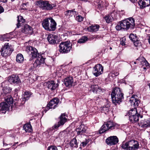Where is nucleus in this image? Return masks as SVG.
Wrapping results in <instances>:
<instances>
[{
  "mask_svg": "<svg viewBox=\"0 0 150 150\" xmlns=\"http://www.w3.org/2000/svg\"><path fill=\"white\" fill-rule=\"evenodd\" d=\"M134 19L130 17L122 20L118 23L115 27L116 29L118 30L124 29L126 30L129 29L133 28L135 26Z\"/></svg>",
  "mask_w": 150,
  "mask_h": 150,
  "instance_id": "obj_1",
  "label": "nucleus"
},
{
  "mask_svg": "<svg viewBox=\"0 0 150 150\" xmlns=\"http://www.w3.org/2000/svg\"><path fill=\"white\" fill-rule=\"evenodd\" d=\"M112 103L115 104H120L124 98V94L122 89L119 88H114L111 94Z\"/></svg>",
  "mask_w": 150,
  "mask_h": 150,
  "instance_id": "obj_2",
  "label": "nucleus"
},
{
  "mask_svg": "<svg viewBox=\"0 0 150 150\" xmlns=\"http://www.w3.org/2000/svg\"><path fill=\"white\" fill-rule=\"evenodd\" d=\"M139 146L138 141L134 139H132L126 142H123L121 147L125 150H136L139 149Z\"/></svg>",
  "mask_w": 150,
  "mask_h": 150,
  "instance_id": "obj_3",
  "label": "nucleus"
},
{
  "mask_svg": "<svg viewBox=\"0 0 150 150\" xmlns=\"http://www.w3.org/2000/svg\"><path fill=\"white\" fill-rule=\"evenodd\" d=\"M59 52L62 53L69 52L71 48V44L70 42L65 41L61 42L59 45Z\"/></svg>",
  "mask_w": 150,
  "mask_h": 150,
  "instance_id": "obj_4",
  "label": "nucleus"
},
{
  "mask_svg": "<svg viewBox=\"0 0 150 150\" xmlns=\"http://www.w3.org/2000/svg\"><path fill=\"white\" fill-rule=\"evenodd\" d=\"M59 102L58 98H55L51 100L47 104L45 108H43V112L46 113L47 111L50 109H55L57 107V105Z\"/></svg>",
  "mask_w": 150,
  "mask_h": 150,
  "instance_id": "obj_5",
  "label": "nucleus"
},
{
  "mask_svg": "<svg viewBox=\"0 0 150 150\" xmlns=\"http://www.w3.org/2000/svg\"><path fill=\"white\" fill-rule=\"evenodd\" d=\"M59 118V121L57 123L55 124L52 128L50 129L49 131L58 129L60 127L63 126L67 121V119L65 117V113L62 114Z\"/></svg>",
  "mask_w": 150,
  "mask_h": 150,
  "instance_id": "obj_6",
  "label": "nucleus"
},
{
  "mask_svg": "<svg viewBox=\"0 0 150 150\" xmlns=\"http://www.w3.org/2000/svg\"><path fill=\"white\" fill-rule=\"evenodd\" d=\"M13 50L10 48L8 43H5L0 50L1 55L2 57H6L10 55Z\"/></svg>",
  "mask_w": 150,
  "mask_h": 150,
  "instance_id": "obj_7",
  "label": "nucleus"
},
{
  "mask_svg": "<svg viewBox=\"0 0 150 150\" xmlns=\"http://www.w3.org/2000/svg\"><path fill=\"white\" fill-rule=\"evenodd\" d=\"M38 5L40 6L42 8L45 10H51L53 7H55L56 6L55 4H50L47 1L40 0L37 2Z\"/></svg>",
  "mask_w": 150,
  "mask_h": 150,
  "instance_id": "obj_8",
  "label": "nucleus"
},
{
  "mask_svg": "<svg viewBox=\"0 0 150 150\" xmlns=\"http://www.w3.org/2000/svg\"><path fill=\"white\" fill-rule=\"evenodd\" d=\"M26 51L30 54L32 58L30 59L31 60L32 59L36 58L39 56V53L37 49L31 46H27L26 48Z\"/></svg>",
  "mask_w": 150,
  "mask_h": 150,
  "instance_id": "obj_9",
  "label": "nucleus"
},
{
  "mask_svg": "<svg viewBox=\"0 0 150 150\" xmlns=\"http://www.w3.org/2000/svg\"><path fill=\"white\" fill-rule=\"evenodd\" d=\"M8 80L11 84L14 85H19L21 83V81L18 76L15 75H12L9 76Z\"/></svg>",
  "mask_w": 150,
  "mask_h": 150,
  "instance_id": "obj_10",
  "label": "nucleus"
},
{
  "mask_svg": "<svg viewBox=\"0 0 150 150\" xmlns=\"http://www.w3.org/2000/svg\"><path fill=\"white\" fill-rule=\"evenodd\" d=\"M103 67L100 64L95 65L93 68V73L96 77H97L103 73Z\"/></svg>",
  "mask_w": 150,
  "mask_h": 150,
  "instance_id": "obj_11",
  "label": "nucleus"
},
{
  "mask_svg": "<svg viewBox=\"0 0 150 150\" xmlns=\"http://www.w3.org/2000/svg\"><path fill=\"white\" fill-rule=\"evenodd\" d=\"M139 126L144 129H146L150 127V118L142 120L138 123Z\"/></svg>",
  "mask_w": 150,
  "mask_h": 150,
  "instance_id": "obj_12",
  "label": "nucleus"
},
{
  "mask_svg": "<svg viewBox=\"0 0 150 150\" xmlns=\"http://www.w3.org/2000/svg\"><path fill=\"white\" fill-rule=\"evenodd\" d=\"M106 144L110 146L114 145L118 142V139L116 136H110L106 139Z\"/></svg>",
  "mask_w": 150,
  "mask_h": 150,
  "instance_id": "obj_13",
  "label": "nucleus"
},
{
  "mask_svg": "<svg viewBox=\"0 0 150 150\" xmlns=\"http://www.w3.org/2000/svg\"><path fill=\"white\" fill-rule=\"evenodd\" d=\"M8 82L6 81H4L1 83V87L3 88V93H2V95L4 96H6V94L9 93L11 91V89L7 85Z\"/></svg>",
  "mask_w": 150,
  "mask_h": 150,
  "instance_id": "obj_14",
  "label": "nucleus"
},
{
  "mask_svg": "<svg viewBox=\"0 0 150 150\" xmlns=\"http://www.w3.org/2000/svg\"><path fill=\"white\" fill-rule=\"evenodd\" d=\"M105 125L106 126L108 127L109 130L117 129L119 127V125L111 120H110L106 122Z\"/></svg>",
  "mask_w": 150,
  "mask_h": 150,
  "instance_id": "obj_15",
  "label": "nucleus"
},
{
  "mask_svg": "<svg viewBox=\"0 0 150 150\" xmlns=\"http://www.w3.org/2000/svg\"><path fill=\"white\" fill-rule=\"evenodd\" d=\"M86 129L87 127L84 125H81L76 129L77 135H81L85 133L86 131Z\"/></svg>",
  "mask_w": 150,
  "mask_h": 150,
  "instance_id": "obj_16",
  "label": "nucleus"
},
{
  "mask_svg": "<svg viewBox=\"0 0 150 150\" xmlns=\"http://www.w3.org/2000/svg\"><path fill=\"white\" fill-rule=\"evenodd\" d=\"M138 4L141 8H144L150 6V0H140Z\"/></svg>",
  "mask_w": 150,
  "mask_h": 150,
  "instance_id": "obj_17",
  "label": "nucleus"
},
{
  "mask_svg": "<svg viewBox=\"0 0 150 150\" xmlns=\"http://www.w3.org/2000/svg\"><path fill=\"white\" fill-rule=\"evenodd\" d=\"M47 39L50 44H54L56 43L57 36L56 35L50 34L48 35Z\"/></svg>",
  "mask_w": 150,
  "mask_h": 150,
  "instance_id": "obj_18",
  "label": "nucleus"
},
{
  "mask_svg": "<svg viewBox=\"0 0 150 150\" xmlns=\"http://www.w3.org/2000/svg\"><path fill=\"white\" fill-rule=\"evenodd\" d=\"M52 18L50 17L44 19L42 21V25L43 27L46 30L49 29V25L50 23V20Z\"/></svg>",
  "mask_w": 150,
  "mask_h": 150,
  "instance_id": "obj_19",
  "label": "nucleus"
},
{
  "mask_svg": "<svg viewBox=\"0 0 150 150\" xmlns=\"http://www.w3.org/2000/svg\"><path fill=\"white\" fill-rule=\"evenodd\" d=\"M108 5V3L105 0H101L97 6V8L100 10H103L104 8H106Z\"/></svg>",
  "mask_w": 150,
  "mask_h": 150,
  "instance_id": "obj_20",
  "label": "nucleus"
},
{
  "mask_svg": "<svg viewBox=\"0 0 150 150\" xmlns=\"http://www.w3.org/2000/svg\"><path fill=\"white\" fill-rule=\"evenodd\" d=\"M139 117L142 118L143 117V116L141 115L140 114H137V115H133L132 116H129V121L131 122L135 123L138 121Z\"/></svg>",
  "mask_w": 150,
  "mask_h": 150,
  "instance_id": "obj_21",
  "label": "nucleus"
},
{
  "mask_svg": "<svg viewBox=\"0 0 150 150\" xmlns=\"http://www.w3.org/2000/svg\"><path fill=\"white\" fill-rule=\"evenodd\" d=\"M73 80L72 77H67L64 79V83L67 87H70L72 86Z\"/></svg>",
  "mask_w": 150,
  "mask_h": 150,
  "instance_id": "obj_22",
  "label": "nucleus"
},
{
  "mask_svg": "<svg viewBox=\"0 0 150 150\" xmlns=\"http://www.w3.org/2000/svg\"><path fill=\"white\" fill-rule=\"evenodd\" d=\"M49 25V29H48V31H54L56 29L57 23L52 18L50 20V23Z\"/></svg>",
  "mask_w": 150,
  "mask_h": 150,
  "instance_id": "obj_23",
  "label": "nucleus"
},
{
  "mask_svg": "<svg viewBox=\"0 0 150 150\" xmlns=\"http://www.w3.org/2000/svg\"><path fill=\"white\" fill-rule=\"evenodd\" d=\"M10 106L5 102H1L0 103V111H5L9 110Z\"/></svg>",
  "mask_w": 150,
  "mask_h": 150,
  "instance_id": "obj_24",
  "label": "nucleus"
},
{
  "mask_svg": "<svg viewBox=\"0 0 150 150\" xmlns=\"http://www.w3.org/2000/svg\"><path fill=\"white\" fill-rule=\"evenodd\" d=\"M21 31L23 33L25 34L30 33L33 32V29L31 26L26 24L24 25V28H22Z\"/></svg>",
  "mask_w": 150,
  "mask_h": 150,
  "instance_id": "obj_25",
  "label": "nucleus"
},
{
  "mask_svg": "<svg viewBox=\"0 0 150 150\" xmlns=\"http://www.w3.org/2000/svg\"><path fill=\"white\" fill-rule=\"evenodd\" d=\"M137 97L135 95H133L130 98L129 100L130 102L132 104H133L134 107H137L139 105V100L136 97Z\"/></svg>",
  "mask_w": 150,
  "mask_h": 150,
  "instance_id": "obj_26",
  "label": "nucleus"
},
{
  "mask_svg": "<svg viewBox=\"0 0 150 150\" xmlns=\"http://www.w3.org/2000/svg\"><path fill=\"white\" fill-rule=\"evenodd\" d=\"M48 88L51 90H54L58 86V84H56L53 81H49L47 83Z\"/></svg>",
  "mask_w": 150,
  "mask_h": 150,
  "instance_id": "obj_27",
  "label": "nucleus"
},
{
  "mask_svg": "<svg viewBox=\"0 0 150 150\" xmlns=\"http://www.w3.org/2000/svg\"><path fill=\"white\" fill-rule=\"evenodd\" d=\"M99 26L98 25H91L88 27L87 29L88 31L90 32H96L98 30Z\"/></svg>",
  "mask_w": 150,
  "mask_h": 150,
  "instance_id": "obj_28",
  "label": "nucleus"
},
{
  "mask_svg": "<svg viewBox=\"0 0 150 150\" xmlns=\"http://www.w3.org/2000/svg\"><path fill=\"white\" fill-rule=\"evenodd\" d=\"M18 23L17 24V26L18 28L20 26H21L23 25L25 21V20L23 17L21 16H18Z\"/></svg>",
  "mask_w": 150,
  "mask_h": 150,
  "instance_id": "obj_29",
  "label": "nucleus"
},
{
  "mask_svg": "<svg viewBox=\"0 0 150 150\" xmlns=\"http://www.w3.org/2000/svg\"><path fill=\"white\" fill-rule=\"evenodd\" d=\"M23 128L26 132H30L33 131L32 126L30 123H27L25 124L23 126Z\"/></svg>",
  "mask_w": 150,
  "mask_h": 150,
  "instance_id": "obj_30",
  "label": "nucleus"
},
{
  "mask_svg": "<svg viewBox=\"0 0 150 150\" xmlns=\"http://www.w3.org/2000/svg\"><path fill=\"white\" fill-rule=\"evenodd\" d=\"M70 146L72 148H77L78 147V143L75 137L72 139L69 142Z\"/></svg>",
  "mask_w": 150,
  "mask_h": 150,
  "instance_id": "obj_31",
  "label": "nucleus"
},
{
  "mask_svg": "<svg viewBox=\"0 0 150 150\" xmlns=\"http://www.w3.org/2000/svg\"><path fill=\"white\" fill-rule=\"evenodd\" d=\"M24 60V58L22 54L21 53H19L17 55L16 61L17 62L19 63H21L23 62Z\"/></svg>",
  "mask_w": 150,
  "mask_h": 150,
  "instance_id": "obj_32",
  "label": "nucleus"
},
{
  "mask_svg": "<svg viewBox=\"0 0 150 150\" xmlns=\"http://www.w3.org/2000/svg\"><path fill=\"white\" fill-rule=\"evenodd\" d=\"M128 116L129 117V116H132L133 115H137V114H140V113H139L138 112L137 109L135 108L129 110L128 112Z\"/></svg>",
  "mask_w": 150,
  "mask_h": 150,
  "instance_id": "obj_33",
  "label": "nucleus"
},
{
  "mask_svg": "<svg viewBox=\"0 0 150 150\" xmlns=\"http://www.w3.org/2000/svg\"><path fill=\"white\" fill-rule=\"evenodd\" d=\"M4 98L6 101V102H5L7 103V104H8V105L10 106V105L11 104H12L13 102V98H12L10 96H7V97H5L4 96Z\"/></svg>",
  "mask_w": 150,
  "mask_h": 150,
  "instance_id": "obj_34",
  "label": "nucleus"
},
{
  "mask_svg": "<svg viewBox=\"0 0 150 150\" xmlns=\"http://www.w3.org/2000/svg\"><path fill=\"white\" fill-rule=\"evenodd\" d=\"M114 13H116V15H117V13L116 12H113L111 14V15H107L104 17V18L107 23H109L111 22L112 17L113 16V14Z\"/></svg>",
  "mask_w": 150,
  "mask_h": 150,
  "instance_id": "obj_35",
  "label": "nucleus"
},
{
  "mask_svg": "<svg viewBox=\"0 0 150 150\" xmlns=\"http://www.w3.org/2000/svg\"><path fill=\"white\" fill-rule=\"evenodd\" d=\"M31 94L32 93L28 91H26L24 92L23 95V100L24 99L25 101L29 99Z\"/></svg>",
  "mask_w": 150,
  "mask_h": 150,
  "instance_id": "obj_36",
  "label": "nucleus"
},
{
  "mask_svg": "<svg viewBox=\"0 0 150 150\" xmlns=\"http://www.w3.org/2000/svg\"><path fill=\"white\" fill-rule=\"evenodd\" d=\"M75 9L71 10H67L65 12V15L66 16H72L76 12L74 11Z\"/></svg>",
  "mask_w": 150,
  "mask_h": 150,
  "instance_id": "obj_37",
  "label": "nucleus"
},
{
  "mask_svg": "<svg viewBox=\"0 0 150 150\" xmlns=\"http://www.w3.org/2000/svg\"><path fill=\"white\" fill-rule=\"evenodd\" d=\"M91 88L92 91L94 93H97L98 90L100 89L99 87L97 85H92L91 86Z\"/></svg>",
  "mask_w": 150,
  "mask_h": 150,
  "instance_id": "obj_38",
  "label": "nucleus"
},
{
  "mask_svg": "<svg viewBox=\"0 0 150 150\" xmlns=\"http://www.w3.org/2000/svg\"><path fill=\"white\" fill-rule=\"evenodd\" d=\"M109 130L107 127L106 126L105 123L102 125L99 130V133L102 134L105 132L106 131Z\"/></svg>",
  "mask_w": 150,
  "mask_h": 150,
  "instance_id": "obj_39",
  "label": "nucleus"
},
{
  "mask_svg": "<svg viewBox=\"0 0 150 150\" xmlns=\"http://www.w3.org/2000/svg\"><path fill=\"white\" fill-rule=\"evenodd\" d=\"M102 110L105 114H107L110 110V106L108 105L104 106Z\"/></svg>",
  "mask_w": 150,
  "mask_h": 150,
  "instance_id": "obj_40",
  "label": "nucleus"
},
{
  "mask_svg": "<svg viewBox=\"0 0 150 150\" xmlns=\"http://www.w3.org/2000/svg\"><path fill=\"white\" fill-rule=\"evenodd\" d=\"M129 37L130 40L132 42L137 41V39L136 34H131Z\"/></svg>",
  "mask_w": 150,
  "mask_h": 150,
  "instance_id": "obj_41",
  "label": "nucleus"
},
{
  "mask_svg": "<svg viewBox=\"0 0 150 150\" xmlns=\"http://www.w3.org/2000/svg\"><path fill=\"white\" fill-rule=\"evenodd\" d=\"M88 38L86 36H83L80 39L78 42L79 43H83L86 41L88 40Z\"/></svg>",
  "mask_w": 150,
  "mask_h": 150,
  "instance_id": "obj_42",
  "label": "nucleus"
},
{
  "mask_svg": "<svg viewBox=\"0 0 150 150\" xmlns=\"http://www.w3.org/2000/svg\"><path fill=\"white\" fill-rule=\"evenodd\" d=\"M141 64H143V66H145L147 68L149 67V64L148 62L146 59L143 58L142 61L141 62Z\"/></svg>",
  "mask_w": 150,
  "mask_h": 150,
  "instance_id": "obj_43",
  "label": "nucleus"
},
{
  "mask_svg": "<svg viewBox=\"0 0 150 150\" xmlns=\"http://www.w3.org/2000/svg\"><path fill=\"white\" fill-rule=\"evenodd\" d=\"M41 63L40 62V61L38 59H36L34 63L33 64L34 67H39L41 65Z\"/></svg>",
  "mask_w": 150,
  "mask_h": 150,
  "instance_id": "obj_44",
  "label": "nucleus"
},
{
  "mask_svg": "<svg viewBox=\"0 0 150 150\" xmlns=\"http://www.w3.org/2000/svg\"><path fill=\"white\" fill-rule=\"evenodd\" d=\"M67 131H63L59 133V137L64 138L67 135Z\"/></svg>",
  "mask_w": 150,
  "mask_h": 150,
  "instance_id": "obj_45",
  "label": "nucleus"
},
{
  "mask_svg": "<svg viewBox=\"0 0 150 150\" xmlns=\"http://www.w3.org/2000/svg\"><path fill=\"white\" fill-rule=\"evenodd\" d=\"M83 17L81 15H78L76 17V20L79 22H81L83 21Z\"/></svg>",
  "mask_w": 150,
  "mask_h": 150,
  "instance_id": "obj_46",
  "label": "nucleus"
},
{
  "mask_svg": "<svg viewBox=\"0 0 150 150\" xmlns=\"http://www.w3.org/2000/svg\"><path fill=\"white\" fill-rule=\"evenodd\" d=\"M29 3L28 2H23L22 6L23 8V9L25 10H26L27 9L26 8V7H27L28 6Z\"/></svg>",
  "mask_w": 150,
  "mask_h": 150,
  "instance_id": "obj_47",
  "label": "nucleus"
},
{
  "mask_svg": "<svg viewBox=\"0 0 150 150\" xmlns=\"http://www.w3.org/2000/svg\"><path fill=\"white\" fill-rule=\"evenodd\" d=\"M125 39L124 38H122L120 39V44L122 46H124L125 44Z\"/></svg>",
  "mask_w": 150,
  "mask_h": 150,
  "instance_id": "obj_48",
  "label": "nucleus"
},
{
  "mask_svg": "<svg viewBox=\"0 0 150 150\" xmlns=\"http://www.w3.org/2000/svg\"><path fill=\"white\" fill-rule=\"evenodd\" d=\"M47 150H58V149L55 146H50L48 147Z\"/></svg>",
  "mask_w": 150,
  "mask_h": 150,
  "instance_id": "obj_49",
  "label": "nucleus"
},
{
  "mask_svg": "<svg viewBox=\"0 0 150 150\" xmlns=\"http://www.w3.org/2000/svg\"><path fill=\"white\" fill-rule=\"evenodd\" d=\"M40 58L39 61L42 64H43L45 62V58H44L42 56H40V57H39Z\"/></svg>",
  "mask_w": 150,
  "mask_h": 150,
  "instance_id": "obj_50",
  "label": "nucleus"
},
{
  "mask_svg": "<svg viewBox=\"0 0 150 150\" xmlns=\"http://www.w3.org/2000/svg\"><path fill=\"white\" fill-rule=\"evenodd\" d=\"M134 43V45L136 47L138 46L140 44V41L137 39V41L133 42Z\"/></svg>",
  "mask_w": 150,
  "mask_h": 150,
  "instance_id": "obj_51",
  "label": "nucleus"
},
{
  "mask_svg": "<svg viewBox=\"0 0 150 150\" xmlns=\"http://www.w3.org/2000/svg\"><path fill=\"white\" fill-rule=\"evenodd\" d=\"M88 142L87 140H86L85 141L82 142L81 144V146H82L83 147L85 146L88 143Z\"/></svg>",
  "mask_w": 150,
  "mask_h": 150,
  "instance_id": "obj_52",
  "label": "nucleus"
},
{
  "mask_svg": "<svg viewBox=\"0 0 150 150\" xmlns=\"http://www.w3.org/2000/svg\"><path fill=\"white\" fill-rule=\"evenodd\" d=\"M4 9L3 8L0 6V14L4 12Z\"/></svg>",
  "mask_w": 150,
  "mask_h": 150,
  "instance_id": "obj_53",
  "label": "nucleus"
},
{
  "mask_svg": "<svg viewBox=\"0 0 150 150\" xmlns=\"http://www.w3.org/2000/svg\"><path fill=\"white\" fill-rule=\"evenodd\" d=\"M17 146H16V144H14L12 146V147H12V149L13 150H14V149L16 148L17 147Z\"/></svg>",
  "mask_w": 150,
  "mask_h": 150,
  "instance_id": "obj_54",
  "label": "nucleus"
},
{
  "mask_svg": "<svg viewBox=\"0 0 150 150\" xmlns=\"http://www.w3.org/2000/svg\"><path fill=\"white\" fill-rule=\"evenodd\" d=\"M7 0H0V2H2L3 3L6 2H7Z\"/></svg>",
  "mask_w": 150,
  "mask_h": 150,
  "instance_id": "obj_55",
  "label": "nucleus"
},
{
  "mask_svg": "<svg viewBox=\"0 0 150 150\" xmlns=\"http://www.w3.org/2000/svg\"><path fill=\"white\" fill-rule=\"evenodd\" d=\"M5 150H13L12 149V147H11L10 148H8V149H5Z\"/></svg>",
  "mask_w": 150,
  "mask_h": 150,
  "instance_id": "obj_56",
  "label": "nucleus"
},
{
  "mask_svg": "<svg viewBox=\"0 0 150 150\" xmlns=\"http://www.w3.org/2000/svg\"><path fill=\"white\" fill-rule=\"evenodd\" d=\"M149 38L148 39L149 42L150 44V34L149 35Z\"/></svg>",
  "mask_w": 150,
  "mask_h": 150,
  "instance_id": "obj_57",
  "label": "nucleus"
},
{
  "mask_svg": "<svg viewBox=\"0 0 150 150\" xmlns=\"http://www.w3.org/2000/svg\"><path fill=\"white\" fill-rule=\"evenodd\" d=\"M132 2H135L137 1V0H130Z\"/></svg>",
  "mask_w": 150,
  "mask_h": 150,
  "instance_id": "obj_58",
  "label": "nucleus"
},
{
  "mask_svg": "<svg viewBox=\"0 0 150 150\" xmlns=\"http://www.w3.org/2000/svg\"><path fill=\"white\" fill-rule=\"evenodd\" d=\"M81 1H84L86 2L88 1V0H81Z\"/></svg>",
  "mask_w": 150,
  "mask_h": 150,
  "instance_id": "obj_59",
  "label": "nucleus"
},
{
  "mask_svg": "<svg viewBox=\"0 0 150 150\" xmlns=\"http://www.w3.org/2000/svg\"><path fill=\"white\" fill-rule=\"evenodd\" d=\"M143 69H144V70H146V69L147 68L146 67H143Z\"/></svg>",
  "mask_w": 150,
  "mask_h": 150,
  "instance_id": "obj_60",
  "label": "nucleus"
},
{
  "mask_svg": "<svg viewBox=\"0 0 150 150\" xmlns=\"http://www.w3.org/2000/svg\"><path fill=\"white\" fill-rule=\"evenodd\" d=\"M18 142H17L15 143L14 144H18Z\"/></svg>",
  "mask_w": 150,
  "mask_h": 150,
  "instance_id": "obj_61",
  "label": "nucleus"
},
{
  "mask_svg": "<svg viewBox=\"0 0 150 150\" xmlns=\"http://www.w3.org/2000/svg\"><path fill=\"white\" fill-rule=\"evenodd\" d=\"M139 59H140L139 58H138V59H137V60H139Z\"/></svg>",
  "mask_w": 150,
  "mask_h": 150,
  "instance_id": "obj_62",
  "label": "nucleus"
},
{
  "mask_svg": "<svg viewBox=\"0 0 150 150\" xmlns=\"http://www.w3.org/2000/svg\"><path fill=\"white\" fill-rule=\"evenodd\" d=\"M110 49L111 50L112 49V48L111 47H110Z\"/></svg>",
  "mask_w": 150,
  "mask_h": 150,
  "instance_id": "obj_63",
  "label": "nucleus"
},
{
  "mask_svg": "<svg viewBox=\"0 0 150 150\" xmlns=\"http://www.w3.org/2000/svg\"><path fill=\"white\" fill-rule=\"evenodd\" d=\"M134 64H136V62H134Z\"/></svg>",
  "mask_w": 150,
  "mask_h": 150,
  "instance_id": "obj_64",
  "label": "nucleus"
}]
</instances>
